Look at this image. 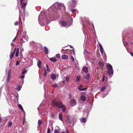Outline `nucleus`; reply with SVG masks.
Segmentation results:
<instances>
[{
  "mask_svg": "<svg viewBox=\"0 0 133 133\" xmlns=\"http://www.w3.org/2000/svg\"><path fill=\"white\" fill-rule=\"evenodd\" d=\"M2 121V119L0 117V122H1Z\"/></svg>",
  "mask_w": 133,
  "mask_h": 133,
  "instance_id": "680f3d73",
  "label": "nucleus"
},
{
  "mask_svg": "<svg viewBox=\"0 0 133 133\" xmlns=\"http://www.w3.org/2000/svg\"><path fill=\"white\" fill-rule=\"evenodd\" d=\"M64 52L66 54H72L73 53L75 55V53L74 50H70L68 49H66L65 50Z\"/></svg>",
  "mask_w": 133,
  "mask_h": 133,
  "instance_id": "f03ea898",
  "label": "nucleus"
},
{
  "mask_svg": "<svg viewBox=\"0 0 133 133\" xmlns=\"http://www.w3.org/2000/svg\"><path fill=\"white\" fill-rule=\"evenodd\" d=\"M99 46L100 48V49L101 54H103V49L102 48V45L99 44Z\"/></svg>",
  "mask_w": 133,
  "mask_h": 133,
  "instance_id": "f3484780",
  "label": "nucleus"
},
{
  "mask_svg": "<svg viewBox=\"0 0 133 133\" xmlns=\"http://www.w3.org/2000/svg\"><path fill=\"white\" fill-rule=\"evenodd\" d=\"M124 45L125 46V47L126 46L128 45V42L127 41L124 42L123 43Z\"/></svg>",
  "mask_w": 133,
  "mask_h": 133,
  "instance_id": "7c9ffc66",
  "label": "nucleus"
},
{
  "mask_svg": "<svg viewBox=\"0 0 133 133\" xmlns=\"http://www.w3.org/2000/svg\"><path fill=\"white\" fill-rule=\"evenodd\" d=\"M98 64L99 67L100 69L102 68L104 65V64L103 62L99 61L98 62Z\"/></svg>",
  "mask_w": 133,
  "mask_h": 133,
  "instance_id": "6e6552de",
  "label": "nucleus"
},
{
  "mask_svg": "<svg viewBox=\"0 0 133 133\" xmlns=\"http://www.w3.org/2000/svg\"><path fill=\"white\" fill-rule=\"evenodd\" d=\"M54 133H59V131L58 130L55 129V130Z\"/></svg>",
  "mask_w": 133,
  "mask_h": 133,
  "instance_id": "e433bc0d",
  "label": "nucleus"
},
{
  "mask_svg": "<svg viewBox=\"0 0 133 133\" xmlns=\"http://www.w3.org/2000/svg\"><path fill=\"white\" fill-rule=\"evenodd\" d=\"M12 124V121H10L8 123V127L11 126Z\"/></svg>",
  "mask_w": 133,
  "mask_h": 133,
  "instance_id": "cd10ccee",
  "label": "nucleus"
},
{
  "mask_svg": "<svg viewBox=\"0 0 133 133\" xmlns=\"http://www.w3.org/2000/svg\"><path fill=\"white\" fill-rule=\"evenodd\" d=\"M82 70L85 73H87L88 72V68L86 66H84L82 68Z\"/></svg>",
  "mask_w": 133,
  "mask_h": 133,
  "instance_id": "0eeeda50",
  "label": "nucleus"
},
{
  "mask_svg": "<svg viewBox=\"0 0 133 133\" xmlns=\"http://www.w3.org/2000/svg\"><path fill=\"white\" fill-rule=\"evenodd\" d=\"M19 49L18 48H17L16 49V53H19Z\"/></svg>",
  "mask_w": 133,
  "mask_h": 133,
  "instance_id": "a18cd8bd",
  "label": "nucleus"
},
{
  "mask_svg": "<svg viewBox=\"0 0 133 133\" xmlns=\"http://www.w3.org/2000/svg\"><path fill=\"white\" fill-rule=\"evenodd\" d=\"M22 38L27 41L28 40V36L26 35H24L22 36Z\"/></svg>",
  "mask_w": 133,
  "mask_h": 133,
  "instance_id": "aec40b11",
  "label": "nucleus"
},
{
  "mask_svg": "<svg viewBox=\"0 0 133 133\" xmlns=\"http://www.w3.org/2000/svg\"><path fill=\"white\" fill-rule=\"evenodd\" d=\"M16 38V37L14 39V40H13V41H14V40H15Z\"/></svg>",
  "mask_w": 133,
  "mask_h": 133,
  "instance_id": "e2e57ef3",
  "label": "nucleus"
},
{
  "mask_svg": "<svg viewBox=\"0 0 133 133\" xmlns=\"http://www.w3.org/2000/svg\"><path fill=\"white\" fill-rule=\"evenodd\" d=\"M70 104L72 106L75 105L77 104V102L75 99H72L70 101Z\"/></svg>",
  "mask_w": 133,
  "mask_h": 133,
  "instance_id": "7ed1b4c3",
  "label": "nucleus"
},
{
  "mask_svg": "<svg viewBox=\"0 0 133 133\" xmlns=\"http://www.w3.org/2000/svg\"><path fill=\"white\" fill-rule=\"evenodd\" d=\"M130 55L132 56L133 57V53H132V52H131V53H130Z\"/></svg>",
  "mask_w": 133,
  "mask_h": 133,
  "instance_id": "13d9d810",
  "label": "nucleus"
},
{
  "mask_svg": "<svg viewBox=\"0 0 133 133\" xmlns=\"http://www.w3.org/2000/svg\"><path fill=\"white\" fill-rule=\"evenodd\" d=\"M21 61L23 63H25L26 62L25 59L23 58H21Z\"/></svg>",
  "mask_w": 133,
  "mask_h": 133,
  "instance_id": "473e14b6",
  "label": "nucleus"
},
{
  "mask_svg": "<svg viewBox=\"0 0 133 133\" xmlns=\"http://www.w3.org/2000/svg\"><path fill=\"white\" fill-rule=\"evenodd\" d=\"M50 60L52 62H55L56 61V59L55 58H51L50 59Z\"/></svg>",
  "mask_w": 133,
  "mask_h": 133,
  "instance_id": "393cba45",
  "label": "nucleus"
},
{
  "mask_svg": "<svg viewBox=\"0 0 133 133\" xmlns=\"http://www.w3.org/2000/svg\"><path fill=\"white\" fill-rule=\"evenodd\" d=\"M83 87V86L82 85H79L78 86V88H82Z\"/></svg>",
  "mask_w": 133,
  "mask_h": 133,
  "instance_id": "49530a36",
  "label": "nucleus"
},
{
  "mask_svg": "<svg viewBox=\"0 0 133 133\" xmlns=\"http://www.w3.org/2000/svg\"><path fill=\"white\" fill-rule=\"evenodd\" d=\"M20 41L22 43H24L25 42V41L23 40V38L20 39Z\"/></svg>",
  "mask_w": 133,
  "mask_h": 133,
  "instance_id": "f704fd0d",
  "label": "nucleus"
},
{
  "mask_svg": "<svg viewBox=\"0 0 133 133\" xmlns=\"http://www.w3.org/2000/svg\"><path fill=\"white\" fill-rule=\"evenodd\" d=\"M26 2H23L21 4H21V8L23 9V10H24V8L26 5Z\"/></svg>",
  "mask_w": 133,
  "mask_h": 133,
  "instance_id": "39448f33",
  "label": "nucleus"
},
{
  "mask_svg": "<svg viewBox=\"0 0 133 133\" xmlns=\"http://www.w3.org/2000/svg\"><path fill=\"white\" fill-rule=\"evenodd\" d=\"M68 56L66 55H63L61 56V58L63 59H68Z\"/></svg>",
  "mask_w": 133,
  "mask_h": 133,
  "instance_id": "4468645a",
  "label": "nucleus"
},
{
  "mask_svg": "<svg viewBox=\"0 0 133 133\" xmlns=\"http://www.w3.org/2000/svg\"><path fill=\"white\" fill-rule=\"evenodd\" d=\"M42 62L40 61H39L37 64L39 68H41V67Z\"/></svg>",
  "mask_w": 133,
  "mask_h": 133,
  "instance_id": "412c9836",
  "label": "nucleus"
},
{
  "mask_svg": "<svg viewBox=\"0 0 133 133\" xmlns=\"http://www.w3.org/2000/svg\"><path fill=\"white\" fill-rule=\"evenodd\" d=\"M44 51L45 54H48V48L46 47H44Z\"/></svg>",
  "mask_w": 133,
  "mask_h": 133,
  "instance_id": "9b49d317",
  "label": "nucleus"
},
{
  "mask_svg": "<svg viewBox=\"0 0 133 133\" xmlns=\"http://www.w3.org/2000/svg\"><path fill=\"white\" fill-rule=\"evenodd\" d=\"M64 82H65V81H64H64H63V83H64Z\"/></svg>",
  "mask_w": 133,
  "mask_h": 133,
  "instance_id": "0e129e2a",
  "label": "nucleus"
},
{
  "mask_svg": "<svg viewBox=\"0 0 133 133\" xmlns=\"http://www.w3.org/2000/svg\"><path fill=\"white\" fill-rule=\"evenodd\" d=\"M16 50V48H15V49L14 52L12 53H11V55H10V58L11 59H12V58L13 57L15 53Z\"/></svg>",
  "mask_w": 133,
  "mask_h": 133,
  "instance_id": "2eb2a0df",
  "label": "nucleus"
},
{
  "mask_svg": "<svg viewBox=\"0 0 133 133\" xmlns=\"http://www.w3.org/2000/svg\"><path fill=\"white\" fill-rule=\"evenodd\" d=\"M66 133H69V131L68 129L66 130Z\"/></svg>",
  "mask_w": 133,
  "mask_h": 133,
  "instance_id": "4d7b16f0",
  "label": "nucleus"
},
{
  "mask_svg": "<svg viewBox=\"0 0 133 133\" xmlns=\"http://www.w3.org/2000/svg\"><path fill=\"white\" fill-rule=\"evenodd\" d=\"M70 47L71 48H73V46L72 45H70Z\"/></svg>",
  "mask_w": 133,
  "mask_h": 133,
  "instance_id": "bf43d9fd",
  "label": "nucleus"
},
{
  "mask_svg": "<svg viewBox=\"0 0 133 133\" xmlns=\"http://www.w3.org/2000/svg\"><path fill=\"white\" fill-rule=\"evenodd\" d=\"M27 72V70L26 69H24L22 72V74H23L25 72Z\"/></svg>",
  "mask_w": 133,
  "mask_h": 133,
  "instance_id": "4c0bfd02",
  "label": "nucleus"
},
{
  "mask_svg": "<svg viewBox=\"0 0 133 133\" xmlns=\"http://www.w3.org/2000/svg\"><path fill=\"white\" fill-rule=\"evenodd\" d=\"M25 120V118H24L23 119V124H24Z\"/></svg>",
  "mask_w": 133,
  "mask_h": 133,
  "instance_id": "6e6d98bb",
  "label": "nucleus"
},
{
  "mask_svg": "<svg viewBox=\"0 0 133 133\" xmlns=\"http://www.w3.org/2000/svg\"><path fill=\"white\" fill-rule=\"evenodd\" d=\"M76 12V11L75 9L72 10V12L73 13H74Z\"/></svg>",
  "mask_w": 133,
  "mask_h": 133,
  "instance_id": "09e8293b",
  "label": "nucleus"
},
{
  "mask_svg": "<svg viewBox=\"0 0 133 133\" xmlns=\"http://www.w3.org/2000/svg\"><path fill=\"white\" fill-rule=\"evenodd\" d=\"M43 123L42 120L41 119H39L38 121V126H39L41 125Z\"/></svg>",
  "mask_w": 133,
  "mask_h": 133,
  "instance_id": "4be33fe9",
  "label": "nucleus"
},
{
  "mask_svg": "<svg viewBox=\"0 0 133 133\" xmlns=\"http://www.w3.org/2000/svg\"><path fill=\"white\" fill-rule=\"evenodd\" d=\"M47 72L46 70H45L43 74V75L44 76H45L47 75Z\"/></svg>",
  "mask_w": 133,
  "mask_h": 133,
  "instance_id": "58836bf2",
  "label": "nucleus"
},
{
  "mask_svg": "<svg viewBox=\"0 0 133 133\" xmlns=\"http://www.w3.org/2000/svg\"><path fill=\"white\" fill-rule=\"evenodd\" d=\"M90 75L89 74H87L86 76L84 77V78L86 79H89Z\"/></svg>",
  "mask_w": 133,
  "mask_h": 133,
  "instance_id": "b1692460",
  "label": "nucleus"
},
{
  "mask_svg": "<svg viewBox=\"0 0 133 133\" xmlns=\"http://www.w3.org/2000/svg\"><path fill=\"white\" fill-rule=\"evenodd\" d=\"M21 88V85L19 86L17 88V90L18 91H19V90H20Z\"/></svg>",
  "mask_w": 133,
  "mask_h": 133,
  "instance_id": "72a5a7b5",
  "label": "nucleus"
},
{
  "mask_svg": "<svg viewBox=\"0 0 133 133\" xmlns=\"http://www.w3.org/2000/svg\"><path fill=\"white\" fill-rule=\"evenodd\" d=\"M71 58L73 62L75 61V59L72 56H71Z\"/></svg>",
  "mask_w": 133,
  "mask_h": 133,
  "instance_id": "37998d69",
  "label": "nucleus"
},
{
  "mask_svg": "<svg viewBox=\"0 0 133 133\" xmlns=\"http://www.w3.org/2000/svg\"><path fill=\"white\" fill-rule=\"evenodd\" d=\"M66 81L68 82L69 81V79L68 77H66Z\"/></svg>",
  "mask_w": 133,
  "mask_h": 133,
  "instance_id": "864d4df0",
  "label": "nucleus"
},
{
  "mask_svg": "<svg viewBox=\"0 0 133 133\" xmlns=\"http://www.w3.org/2000/svg\"><path fill=\"white\" fill-rule=\"evenodd\" d=\"M67 121L68 123L70 124L71 123L72 121V117L71 116H68L67 119Z\"/></svg>",
  "mask_w": 133,
  "mask_h": 133,
  "instance_id": "423d86ee",
  "label": "nucleus"
},
{
  "mask_svg": "<svg viewBox=\"0 0 133 133\" xmlns=\"http://www.w3.org/2000/svg\"><path fill=\"white\" fill-rule=\"evenodd\" d=\"M24 77V76L23 75H22L20 77V78H23Z\"/></svg>",
  "mask_w": 133,
  "mask_h": 133,
  "instance_id": "603ef678",
  "label": "nucleus"
},
{
  "mask_svg": "<svg viewBox=\"0 0 133 133\" xmlns=\"http://www.w3.org/2000/svg\"><path fill=\"white\" fill-rule=\"evenodd\" d=\"M107 67L108 70L112 69V66L110 64H108L107 65Z\"/></svg>",
  "mask_w": 133,
  "mask_h": 133,
  "instance_id": "ddd939ff",
  "label": "nucleus"
},
{
  "mask_svg": "<svg viewBox=\"0 0 133 133\" xmlns=\"http://www.w3.org/2000/svg\"><path fill=\"white\" fill-rule=\"evenodd\" d=\"M19 24V22L18 21H16L14 23V24L15 25H18Z\"/></svg>",
  "mask_w": 133,
  "mask_h": 133,
  "instance_id": "a19ab883",
  "label": "nucleus"
},
{
  "mask_svg": "<svg viewBox=\"0 0 133 133\" xmlns=\"http://www.w3.org/2000/svg\"><path fill=\"white\" fill-rule=\"evenodd\" d=\"M19 53H16L15 56L16 57H17L18 56Z\"/></svg>",
  "mask_w": 133,
  "mask_h": 133,
  "instance_id": "3c124183",
  "label": "nucleus"
},
{
  "mask_svg": "<svg viewBox=\"0 0 133 133\" xmlns=\"http://www.w3.org/2000/svg\"><path fill=\"white\" fill-rule=\"evenodd\" d=\"M26 0H21L20 4H21L22 2L23 1V2H25V1H26Z\"/></svg>",
  "mask_w": 133,
  "mask_h": 133,
  "instance_id": "de8ad7c7",
  "label": "nucleus"
},
{
  "mask_svg": "<svg viewBox=\"0 0 133 133\" xmlns=\"http://www.w3.org/2000/svg\"><path fill=\"white\" fill-rule=\"evenodd\" d=\"M106 88L107 86H105L102 87L100 89L101 91V92L103 91L106 89Z\"/></svg>",
  "mask_w": 133,
  "mask_h": 133,
  "instance_id": "5701e85b",
  "label": "nucleus"
},
{
  "mask_svg": "<svg viewBox=\"0 0 133 133\" xmlns=\"http://www.w3.org/2000/svg\"><path fill=\"white\" fill-rule=\"evenodd\" d=\"M69 97L70 99L71 97V94L70 93L69 94Z\"/></svg>",
  "mask_w": 133,
  "mask_h": 133,
  "instance_id": "8fccbe9b",
  "label": "nucleus"
},
{
  "mask_svg": "<svg viewBox=\"0 0 133 133\" xmlns=\"http://www.w3.org/2000/svg\"><path fill=\"white\" fill-rule=\"evenodd\" d=\"M105 76H104L102 78V82H104V80Z\"/></svg>",
  "mask_w": 133,
  "mask_h": 133,
  "instance_id": "5fc2aeb1",
  "label": "nucleus"
},
{
  "mask_svg": "<svg viewBox=\"0 0 133 133\" xmlns=\"http://www.w3.org/2000/svg\"><path fill=\"white\" fill-rule=\"evenodd\" d=\"M59 118L60 120L62 121L63 119V115L61 112L59 113Z\"/></svg>",
  "mask_w": 133,
  "mask_h": 133,
  "instance_id": "a211bd4d",
  "label": "nucleus"
},
{
  "mask_svg": "<svg viewBox=\"0 0 133 133\" xmlns=\"http://www.w3.org/2000/svg\"><path fill=\"white\" fill-rule=\"evenodd\" d=\"M60 23L62 25L64 26H66L67 24L66 22H65L64 21L60 22Z\"/></svg>",
  "mask_w": 133,
  "mask_h": 133,
  "instance_id": "dca6fc26",
  "label": "nucleus"
},
{
  "mask_svg": "<svg viewBox=\"0 0 133 133\" xmlns=\"http://www.w3.org/2000/svg\"><path fill=\"white\" fill-rule=\"evenodd\" d=\"M56 56L58 58H60V55L59 54H57L56 55Z\"/></svg>",
  "mask_w": 133,
  "mask_h": 133,
  "instance_id": "ea45409f",
  "label": "nucleus"
},
{
  "mask_svg": "<svg viewBox=\"0 0 133 133\" xmlns=\"http://www.w3.org/2000/svg\"><path fill=\"white\" fill-rule=\"evenodd\" d=\"M107 73L109 75H111L113 73V70L112 69L108 70L107 71Z\"/></svg>",
  "mask_w": 133,
  "mask_h": 133,
  "instance_id": "f8f14e48",
  "label": "nucleus"
},
{
  "mask_svg": "<svg viewBox=\"0 0 133 133\" xmlns=\"http://www.w3.org/2000/svg\"><path fill=\"white\" fill-rule=\"evenodd\" d=\"M87 89V88H78V89L80 90V91H83Z\"/></svg>",
  "mask_w": 133,
  "mask_h": 133,
  "instance_id": "2f4dec72",
  "label": "nucleus"
},
{
  "mask_svg": "<svg viewBox=\"0 0 133 133\" xmlns=\"http://www.w3.org/2000/svg\"><path fill=\"white\" fill-rule=\"evenodd\" d=\"M80 99L82 101H84L86 100L87 99L86 97L84 95H82L81 96Z\"/></svg>",
  "mask_w": 133,
  "mask_h": 133,
  "instance_id": "9d476101",
  "label": "nucleus"
},
{
  "mask_svg": "<svg viewBox=\"0 0 133 133\" xmlns=\"http://www.w3.org/2000/svg\"><path fill=\"white\" fill-rule=\"evenodd\" d=\"M81 78V77L79 76H77L76 79V81L77 82H79Z\"/></svg>",
  "mask_w": 133,
  "mask_h": 133,
  "instance_id": "a878e982",
  "label": "nucleus"
},
{
  "mask_svg": "<svg viewBox=\"0 0 133 133\" xmlns=\"http://www.w3.org/2000/svg\"><path fill=\"white\" fill-rule=\"evenodd\" d=\"M97 69H98V68Z\"/></svg>",
  "mask_w": 133,
  "mask_h": 133,
  "instance_id": "69168bd1",
  "label": "nucleus"
},
{
  "mask_svg": "<svg viewBox=\"0 0 133 133\" xmlns=\"http://www.w3.org/2000/svg\"><path fill=\"white\" fill-rule=\"evenodd\" d=\"M11 75V71L9 70L8 74V78L7 79V81L8 82H9L10 79V76Z\"/></svg>",
  "mask_w": 133,
  "mask_h": 133,
  "instance_id": "1a4fd4ad",
  "label": "nucleus"
},
{
  "mask_svg": "<svg viewBox=\"0 0 133 133\" xmlns=\"http://www.w3.org/2000/svg\"><path fill=\"white\" fill-rule=\"evenodd\" d=\"M52 86L56 88L58 87V85L57 83H54V84H52Z\"/></svg>",
  "mask_w": 133,
  "mask_h": 133,
  "instance_id": "c85d7f7f",
  "label": "nucleus"
},
{
  "mask_svg": "<svg viewBox=\"0 0 133 133\" xmlns=\"http://www.w3.org/2000/svg\"><path fill=\"white\" fill-rule=\"evenodd\" d=\"M46 70L47 71L49 72L50 71V70L48 66V65H46Z\"/></svg>",
  "mask_w": 133,
  "mask_h": 133,
  "instance_id": "c9c22d12",
  "label": "nucleus"
},
{
  "mask_svg": "<svg viewBox=\"0 0 133 133\" xmlns=\"http://www.w3.org/2000/svg\"><path fill=\"white\" fill-rule=\"evenodd\" d=\"M76 3L75 0H72L70 3V5L72 8H74L76 6Z\"/></svg>",
  "mask_w": 133,
  "mask_h": 133,
  "instance_id": "20e7f679",
  "label": "nucleus"
},
{
  "mask_svg": "<svg viewBox=\"0 0 133 133\" xmlns=\"http://www.w3.org/2000/svg\"><path fill=\"white\" fill-rule=\"evenodd\" d=\"M18 8H19V13H21V10H20V9H19V6H18Z\"/></svg>",
  "mask_w": 133,
  "mask_h": 133,
  "instance_id": "052dcab7",
  "label": "nucleus"
},
{
  "mask_svg": "<svg viewBox=\"0 0 133 133\" xmlns=\"http://www.w3.org/2000/svg\"><path fill=\"white\" fill-rule=\"evenodd\" d=\"M81 121L82 123L85 122L86 121V119L85 118H82L81 119Z\"/></svg>",
  "mask_w": 133,
  "mask_h": 133,
  "instance_id": "bb28decb",
  "label": "nucleus"
},
{
  "mask_svg": "<svg viewBox=\"0 0 133 133\" xmlns=\"http://www.w3.org/2000/svg\"><path fill=\"white\" fill-rule=\"evenodd\" d=\"M50 129L48 128L47 129V133H50Z\"/></svg>",
  "mask_w": 133,
  "mask_h": 133,
  "instance_id": "79ce46f5",
  "label": "nucleus"
},
{
  "mask_svg": "<svg viewBox=\"0 0 133 133\" xmlns=\"http://www.w3.org/2000/svg\"><path fill=\"white\" fill-rule=\"evenodd\" d=\"M18 107L21 110H23V108L22 107V106L21 104H19L18 105Z\"/></svg>",
  "mask_w": 133,
  "mask_h": 133,
  "instance_id": "c756f323",
  "label": "nucleus"
},
{
  "mask_svg": "<svg viewBox=\"0 0 133 133\" xmlns=\"http://www.w3.org/2000/svg\"><path fill=\"white\" fill-rule=\"evenodd\" d=\"M19 64V61H17L16 62V65H18Z\"/></svg>",
  "mask_w": 133,
  "mask_h": 133,
  "instance_id": "c03bdc74",
  "label": "nucleus"
},
{
  "mask_svg": "<svg viewBox=\"0 0 133 133\" xmlns=\"http://www.w3.org/2000/svg\"><path fill=\"white\" fill-rule=\"evenodd\" d=\"M52 105L54 107H57L59 108H62V110L64 112L66 109L65 106L63 105V103L60 101H58L55 100H53L52 102Z\"/></svg>",
  "mask_w": 133,
  "mask_h": 133,
  "instance_id": "f257e3e1",
  "label": "nucleus"
},
{
  "mask_svg": "<svg viewBox=\"0 0 133 133\" xmlns=\"http://www.w3.org/2000/svg\"><path fill=\"white\" fill-rule=\"evenodd\" d=\"M51 78L53 80H54L56 78V75L55 74H52L51 75Z\"/></svg>",
  "mask_w": 133,
  "mask_h": 133,
  "instance_id": "6ab92c4d",
  "label": "nucleus"
}]
</instances>
